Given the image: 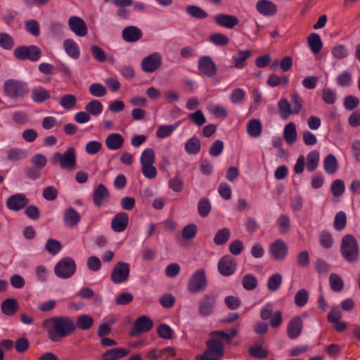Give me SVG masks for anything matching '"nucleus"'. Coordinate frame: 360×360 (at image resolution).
Instances as JSON below:
<instances>
[{
  "label": "nucleus",
  "instance_id": "44",
  "mask_svg": "<svg viewBox=\"0 0 360 360\" xmlns=\"http://www.w3.org/2000/svg\"><path fill=\"white\" fill-rule=\"evenodd\" d=\"M59 103L65 110H71L77 104L76 96L73 94H65L60 97Z\"/></svg>",
  "mask_w": 360,
  "mask_h": 360
},
{
  "label": "nucleus",
  "instance_id": "56",
  "mask_svg": "<svg viewBox=\"0 0 360 360\" xmlns=\"http://www.w3.org/2000/svg\"><path fill=\"white\" fill-rule=\"evenodd\" d=\"M291 108L294 114H298L303 105V99L296 92L290 94Z\"/></svg>",
  "mask_w": 360,
  "mask_h": 360
},
{
  "label": "nucleus",
  "instance_id": "30",
  "mask_svg": "<svg viewBox=\"0 0 360 360\" xmlns=\"http://www.w3.org/2000/svg\"><path fill=\"white\" fill-rule=\"evenodd\" d=\"M307 44L314 54L320 53L323 47L321 37L317 33H311L309 35Z\"/></svg>",
  "mask_w": 360,
  "mask_h": 360
},
{
  "label": "nucleus",
  "instance_id": "41",
  "mask_svg": "<svg viewBox=\"0 0 360 360\" xmlns=\"http://www.w3.org/2000/svg\"><path fill=\"white\" fill-rule=\"evenodd\" d=\"M103 104L98 100H92L85 106V110L90 115L97 117L103 111Z\"/></svg>",
  "mask_w": 360,
  "mask_h": 360
},
{
  "label": "nucleus",
  "instance_id": "59",
  "mask_svg": "<svg viewBox=\"0 0 360 360\" xmlns=\"http://www.w3.org/2000/svg\"><path fill=\"white\" fill-rule=\"evenodd\" d=\"M89 93L95 97H102L104 96L107 90L106 88L100 83H93L89 86Z\"/></svg>",
  "mask_w": 360,
  "mask_h": 360
},
{
  "label": "nucleus",
  "instance_id": "60",
  "mask_svg": "<svg viewBox=\"0 0 360 360\" xmlns=\"http://www.w3.org/2000/svg\"><path fill=\"white\" fill-rule=\"evenodd\" d=\"M158 335L163 339L170 340L173 337L174 332L169 326L161 323L157 330Z\"/></svg>",
  "mask_w": 360,
  "mask_h": 360
},
{
  "label": "nucleus",
  "instance_id": "16",
  "mask_svg": "<svg viewBox=\"0 0 360 360\" xmlns=\"http://www.w3.org/2000/svg\"><path fill=\"white\" fill-rule=\"evenodd\" d=\"M214 21L217 25L229 30L234 28L240 22L237 16L226 13L215 15L214 16Z\"/></svg>",
  "mask_w": 360,
  "mask_h": 360
},
{
  "label": "nucleus",
  "instance_id": "28",
  "mask_svg": "<svg viewBox=\"0 0 360 360\" xmlns=\"http://www.w3.org/2000/svg\"><path fill=\"white\" fill-rule=\"evenodd\" d=\"M1 310L4 315L13 316L18 310V302L14 298H8L1 304Z\"/></svg>",
  "mask_w": 360,
  "mask_h": 360
},
{
  "label": "nucleus",
  "instance_id": "50",
  "mask_svg": "<svg viewBox=\"0 0 360 360\" xmlns=\"http://www.w3.org/2000/svg\"><path fill=\"white\" fill-rule=\"evenodd\" d=\"M14 39L6 32H0V47L4 50H11L14 46Z\"/></svg>",
  "mask_w": 360,
  "mask_h": 360
},
{
  "label": "nucleus",
  "instance_id": "1",
  "mask_svg": "<svg viewBox=\"0 0 360 360\" xmlns=\"http://www.w3.org/2000/svg\"><path fill=\"white\" fill-rule=\"evenodd\" d=\"M44 324L48 327L49 338L53 342L68 337L76 330L75 323L70 318L63 316L46 319Z\"/></svg>",
  "mask_w": 360,
  "mask_h": 360
},
{
  "label": "nucleus",
  "instance_id": "58",
  "mask_svg": "<svg viewBox=\"0 0 360 360\" xmlns=\"http://www.w3.org/2000/svg\"><path fill=\"white\" fill-rule=\"evenodd\" d=\"M198 231L197 226L194 224H189L184 227L181 231V236L184 239L191 240L195 238Z\"/></svg>",
  "mask_w": 360,
  "mask_h": 360
},
{
  "label": "nucleus",
  "instance_id": "35",
  "mask_svg": "<svg viewBox=\"0 0 360 360\" xmlns=\"http://www.w3.org/2000/svg\"><path fill=\"white\" fill-rule=\"evenodd\" d=\"M200 148V141L196 136L191 138L185 143V150L189 155H196L199 153Z\"/></svg>",
  "mask_w": 360,
  "mask_h": 360
},
{
  "label": "nucleus",
  "instance_id": "54",
  "mask_svg": "<svg viewBox=\"0 0 360 360\" xmlns=\"http://www.w3.org/2000/svg\"><path fill=\"white\" fill-rule=\"evenodd\" d=\"M347 216L343 211L338 212L334 219L333 226L336 231H342L346 226Z\"/></svg>",
  "mask_w": 360,
  "mask_h": 360
},
{
  "label": "nucleus",
  "instance_id": "57",
  "mask_svg": "<svg viewBox=\"0 0 360 360\" xmlns=\"http://www.w3.org/2000/svg\"><path fill=\"white\" fill-rule=\"evenodd\" d=\"M309 300V294L306 289L299 290L295 295V304L297 307L304 306Z\"/></svg>",
  "mask_w": 360,
  "mask_h": 360
},
{
  "label": "nucleus",
  "instance_id": "19",
  "mask_svg": "<svg viewBox=\"0 0 360 360\" xmlns=\"http://www.w3.org/2000/svg\"><path fill=\"white\" fill-rule=\"evenodd\" d=\"M256 9L264 16H274L278 12L277 5L269 0H259L256 4Z\"/></svg>",
  "mask_w": 360,
  "mask_h": 360
},
{
  "label": "nucleus",
  "instance_id": "39",
  "mask_svg": "<svg viewBox=\"0 0 360 360\" xmlns=\"http://www.w3.org/2000/svg\"><path fill=\"white\" fill-rule=\"evenodd\" d=\"M186 13L192 18L198 20L205 19L208 17V13L205 10L195 5L188 6L186 7Z\"/></svg>",
  "mask_w": 360,
  "mask_h": 360
},
{
  "label": "nucleus",
  "instance_id": "53",
  "mask_svg": "<svg viewBox=\"0 0 360 360\" xmlns=\"http://www.w3.org/2000/svg\"><path fill=\"white\" fill-rule=\"evenodd\" d=\"M331 289L335 292H340L343 289L344 282L341 277L336 274H331L329 277Z\"/></svg>",
  "mask_w": 360,
  "mask_h": 360
},
{
  "label": "nucleus",
  "instance_id": "20",
  "mask_svg": "<svg viewBox=\"0 0 360 360\" xmlns=\"http://www.w3.org/2000/svg\"><path fill=\"white\" fill-rule=\"evenodd\" d=\"M143 37V32L140 28L130 25L124 27L122 31V37L128 43H134L140 40Z\"/></svg>",
  "mask_w": 360,
  "mask_h": 360
},
{
  "label": "nucleus",
  "instance_id": "5",
  "mask_svg": "<svg viewBox=\"0 0 360 360\" xmlns=\"http://www.w3.org/2000/svg\"><path fill=\"white\" fill-rule=\"evenodd\" d=\"M4 90L5 95L12 99L23 98L28 93L27 84L18 79L6 80L4 84Z\"/></svg>",
  "mask_w": 360,
  "mask_h": 360
},
{
  "label": "nucleus",
  "instance_id": "32",
  "mask_svg": "<svg viewBox=\"0 0 360 360\" xmlns=\"http://www.w3.org/2000/svg\"><path fill=\"white\" fill-rule=\"evenodd\" d=\"M283 137L285 141L290 145L293 144L296 141L297 138V133L296 130V126L294 122H290L285 126Z\"/></svg>",
  "mask_w": 360,
  "mask_h": 360
},
{
  "label": "nucleus",
  "instance_id": "62",
  "mask_svg": "<svg viewBox=\"0 0 360 360\" xmlns=\"http://www.w3.org/2000/svg\"><path fill=\"white\" fill-rule=\"evenodd\" d=\"M245 96V91L240 88H237L231 93L230 100L234 104H240L243 103Z\"/></svg>",
  "mask_w": 360,
  "mask_h": 360
},
{
  "label": "nucleus",
  "instance_id": "47",
  "mask_svg": "<svg viewBox=\"0 0 360 360\" xmlns=\"http://www.w3.org/2000/svg\"><path fill=\"white\" fill-rule=\"evenodd\" d=\"M211 203L208 198H202L198 204V214L202 217H206L211 211Z\"/></svg>",
  "mask_w": 360,
  "mask_h": 360
},
{
  "label": "nucleus",
  "instance_id": "34",
  "mask_svg": "<svg viewBox=\"0 0 360 360\" xmlns=\"http://www.w3.org/2000/svg\"><path fill=\"white\" fill-rule=\"evenodd\" d=\"M262 126L258 119H251L247 124V132L253 138L259 137L262 134Z\"/></svg>",
  "mask_w": 360,
  "mask_h": 360
},
{
  "label": "nucleus",
  "instance_id": "45",
  "mask_svg": "<svg viewBox=\"0 0 360 360\" xmlns=\"http://www.w3.org/2000/svg\"><path fill=\"white\" fill-rule=\"evenodd\" d=\"M209 41L216 46H224L229 44V39L225 34L216 32L210 36Z\"/></svg>",
  "mask_w": 360,
  "mask_h": 360
},
{
  "label": "nucleus",
  "instance_id": "51",
  "mask_svg": "<svg viewBox=\"0 0 360 360\" xmlns=\"http://www.w3.org/2000/svg\"><path fill=\"white\" fill-rule=\"evenodd\" d=\"M282 276L280 274H274L271 276L267 281V288L271 292L276 291L282 283Z\"/></svg>",
  "mask_w": 360,
  "mask_h": 360
},
{
  "label": "nucleus",
  "instance_id": "36",
  "mask_svg": "<svg viewBox=\"0 0 360 360\" xmlns=\"http://www.w3.org/2000/svg\"><path fill=\"white\" fill-rule=\"evenodd\" d=\"M94 322V320L91 315H81L77 318V323L75 324L76 328H78L82 330H89L92 327Z\"/></svg>",
  "mask_w": 360,
  "mask_h": 360
},
{
  "label": "nucleus",
  "instance_id": "14",
  "mask_svg": "<svg viewBox=\"0 0 360 360\" xmlns=\"http://www.w3.org/2000/svg\"><path fill=\"white\" fill-rule=\"evenodd\" d=\"M270 255L277 261L283 260L288 255V246L282 239H277L269 245Z\"/></svg>",
  "mask_w": 360,
  "mask_h": 360
},
{
  "label": "nucleus",
  "instance_id": "11",
  "mask_svg": "<svg viewBox=\"0 0 360 360\" xmlns=\"http://www.w3.org/2000/svg\"><path fill=\"white\" fill-rule=\"evenodd\" d=\"M162 63V58L160 53L155 52L143 58L141 63L143 72L151 73L160 68Z\"/></svg>",
  "mask_w": 360,
  "mask_h": 360
},
{
  "label": "nucleus",
  "instance_id": "9",
  "mask_svg": "<svg viewBox=\"0 0 360 360\" xmlns=\"http://www.w3.org/2000/svg\"><path fill=\"white\" fill-rule=\"evenodd\" d=\"M207 285L205 271L204 269H198L191 276L188 283V290L191 293L197 294L205 290Z\"/></svg>",
  "mask_w": 360,
  "mask_h": 360
},
{
  "label": "nucleus",
  "instance_id": "42",
  "mask_svg": "<svg viewBox=\"0 0 360 360\" xmlns=\"http://www.w3.org/2000/svg\"><path fill=\"white\" fill-rule=\"evenodd\" d=\"M319 162V153L316 150L309 152L307 156V169L312 172L318 167Z\"/></svg>",
  "mask_w": 360,
  "mask_h": 360
},
{
  "label": "nucleus",
  "instance_id": "3",
  "mask_svg": "<svg viewBox=\"0 0 360 360\" xmlns=\"http://www.w3.org/2000/svg\"><path fill=\"white\" fill-rule=\"evenodd\" d=\"M340 252L343 258L349 263L355 262L359 257V245L356 239L351 234L342 237Z\"/></svg>",
  "mask_w": 360,
  "mask_h": 360
},
{
  "label": "nucleus",
  "instance_id": "27",
  "mask_svg": "<svg viewBox=\"0 0 360 360\" xmlns=\"http://www.w3.org/2000/svg\"><path fill=\"white\" fill-rule=\"evenodd\" d=\"M129 349L126 348H114L107 350L101 356V360H117L126 356Z\"/></svg>",
  "mask_w": 360,
  "mask_h": 360
},
{
  "label": "nucleus",
  "instance_id": "48",
  "mask_svg": "<svg viewBox=\"0 0 360 360\" xmlns=\"http://www.w3.org/2000/svg\"><path fill=\"white\" fill-rule=\"evenodd\" d=\"M207 109L215 117L225 119L228 116L226 109L221 105L210 104L208 105Z\"/></svg>",
  "mask_w": 360,
  "mask_h": 360
},
{
  "label": "nucleus",
  "instance_id": "10",
  "mask_svg": "<svg viewBox=\"0 0 360 360\" xmlns=\"http://www.w3.org/2000/svg\"><path fill=\"white\" fill-rule=\"evenodd\" d=\"M130 272L129 263L118 262L113 267L110 280L115 284H120L128 281Z\"/></svg>",
  "mask_w": 360,
  "mask_h": 360
},
{
  "label": "nucleus",
  "instance_id": "18",
  "mask_svg": "<svg viewBox=\"0 0 360 360\" xmlns=\"http://www.w3.org/2000/svg\"><path fill=\"white\" fill-rule=\"evenodd\" d=\"M29 202L27 196L23 193H16L11 195L6 200L8 209L18 211L25 207Z\"/></svg>",
  "mask_w": 360,
  "mask_h": 360
},
{
  "label": "nucleus",
  "instance_id": "22",
  "mask_svg": "<svg viewBox=\"0 0 360 360\" xmlns=\"http://www.w3.org/2000/svg\"><path fill=\"white\" fill-rule=\"evenodd\" d=\"M303 323L301 317L296 316L290 320L287 328V334L290 339L297 338L302 332Z\"/></svg>",
  "mask_w": 360,
  "mask_h": 360
},
{
  "label": "nucleus",
  "instance_id": "64",
  "mask_svg": "<svg viewBox=\"0 0 360 360\" xmlns=\"http://www.w3.org/2000/svg\"><path fill=\"white\" fill-rule=\"evenodd\" d=\"M322 98L326 103L332 105L336 101V92L330 88H324L322 91Z\"/></svg>",
  "mask_w": 360,
  "mask_h": 360
},
{
  "label": "nucleus",
  "instance_id": "61",
  "mask_svg": "<svg viewBox=\"0 0 360 360\" xmlns=\"http://www.w3.org/2000/svg\"><path fill=\"white\" fill-rule=\"evenodd\" d=\"M25 30L32 35L38 37L40 34L39 24L36 20H28L25 22Z\"/></svg>",
  "mask_w": 360,
  "mask_h": 360
},
{
  "label": "nucleus",
  "instance_id": "29",
  "mask_svg": "<svg viewBox=\"0 0 360 360\" xmlns=\"http://www.w3.org/2000/svg\"><path fill=\"white\" fill-rule=\"evenodd\" d=\"M63 48L66 53L73 59L79 58L80 51L78 44L72 39H67L63 41Z\"/></svg>",
  "mask_w": 360,
  "mask_h": 360
},
{
  "label": "nucleus",
  "instance_id": "7",
  "mask_svg": "<svg viewBox=\"0 0 360 360\" xmlns=\"http://www.w3.org/2000/svg\"><path fill=\"white\" fill-rule=\"evenodd\" d=\"M76 264L71 257H63L59 260L54 267V273L57 277L68 279L72 277L76 271Z\"/></svg>",
  "mask_w": 360,
  "mask_h": 360
},
{
  "label": "nucleus",
  "instance_id": "2",
  "mask_svg": "<svg viewBox=\"0 0 360 360\" xmlns=\"http://www.w3.org/2000/svg\"><path fill=\"white\" fill-rule=\"evenodd\" d=\"M50 162L53 165H59L63 169L72 171L77 165L76 150L70 147L64 153L56 152L51 155Z\"/></svg>",
  "mask_w": 360,
  "mask_h": 360
},
{
  "label": "nucleus",
  "instance_id": "13",
  "mask_svg": "<svg viewBox=\"0 0 360 360\" xmlns=\"http://www.w3.org/2000/svg\"><path fill=\"white\" fill-rule=\"evenodd\" d=\"M153 326V321L148 316L143 315L135 321L129 334L131 336H136L141 333H148L152 329Z\"/></svg>",
  "mask_w": 360,
  "mask_h": 360
},
{
  "label": "nucleus",
  "instance_id": "37",
  "mask_svg": "<svg viewBox=\"0 0 360 360\" xmlns=\"http://www.w3.org/2000/svg\"><path fill=\"white\" fill-rule=\"evenodd\" d=\"M277 227L281 234H287L290 229V217L285 214H281L276 221Z\"/></svg>",
  "mask_w": 360,
  "mask_h": 360
},
{
  "label": "nucleus",
  "instance_id": "23",
  "mask_svg": "<svg viewBox=\"0 0 360 360\" xmlns=\"http://www.w3.org/2000/svg\"><path fill=\"white\" fill-rule=\"evenodd\" d=\"M110 198V193L107 188L102 184L97 186L94 191L93 201L94 205L100 207L106 202Z\"/></svg>",
  "mask_w": 360,
  "mask_h": 360
},
{
  "label": "nucleus",
  "instance_id": "33",
  "mask_svg": "<svg viewBox=\"0 0 360 360\" xmlns=\"http://www.w3.org/2000/svg\"><path fill=\"white\" fill-rule=\"evenodd\" d=\"M51 98L48 90L41 86H38L32 90V100L37 103H43Z\"/></svg>",
  "mask_w": 360,
  "mask_h": 360
},
{
  "label": "nucleus",
  "instance_id": "12",
  "mask_svg": "<svg viewBox=\"0 0 360 360\" xmlns=\"http://www.w3.org/2000/svg\"><path fill=\"white\" fill-rule=\"evenodd\" d=\"M198 69L200 75L209 78L214 77L217 71V65L208 56L200 58L198 62Z\"/></svg>",
  "mask_w": 360,
  "mask_h": 360
},
{
  "label": "nucleus",
  "instance_id": "38",
  "mask_svg": "<svg viewBox=\"0 0 360 360\" xmlns=\"http://www.w3.org/2000/svg\"><path fill=\"white\" fill-rule=\"evenodd\" d=\"M323 167L328 174H333L335 173L338 168L336 158L333 155H328L323 160Z\"/></svg>",
  "mask_w": 360,
  "mask_h": 360
},
{
  "label": "nucleus",
  "instance_id": "15",
  "mask_svg": "<svg viewBox=\"0 0 360 360\" xmlns=\"http://www.w3.org/2000/svg\"><path fill=\"white\" fill-rule=\"evenodd\" d=\"M68 26L70 30L78 37L87 35L88 29L85 21L80 17L72 15L69 18Z\"/></svg>",
  "mask_w": 360,
  "mask_h": 360
},
{
  "label": "nucleus",
  "instance_id": "46",
  "mask_svg": "<svg viewBox=\"0 0 360 360\" xmlns=\"http://www.w3.org/2000/svg\"><path fill=\"white\" fill-rule=\"evenodd\" d=\"M179 126L178 124L171 125H160L156 131V136L158 139H164L169 136Z\"/></svg>",
  "mask_w": 360,
  "mask_h": 360
},
{
  "label": "nucleus",
  "instance_id": "4",
  "mask_svg": "<svg viewBox=\"0 0 360 360\" xmlns=\"http://www.w3.org/2000/svg\"><path fill=\"white\" fill-rule=\"evenodd\" d=\"M13 56L20 61L28 60L31 62H37L41 57L42 51L39 47L35 45H22L14 49Z\"/></svg>",
  "mask_w": 360,
  "mask_h": 360
},
{
  "label": "nucleus",
  "instance_id": "26",
  "mask_svg": "<svg viewBox=\"0 0 360 360\" xmlns=\"http://www.w3.org/2000/svg\"><path fill=\"white\" fill-rule=\"evenodd\" d=\"M124 142V137L118 133L110 134L105 141L106 146L112 150L121 148L123 146Z\"/></svg>",
  "mask_w": 360,
  "mask_h": 360
},
{
  "label": "nucleus",
  "instance_id": "17",
  "mask_svg": "<svg viewBox=\"0 0 360 360\" xmlns=\"http://www.w3.org/2000/svg\"><path fill=\"white\" fill-rule=\"evenodd\" d=\"M235 260L229 255L222 257L218 262V270L224 276L232 275L236 269Z\"/></svg>",
  "mask_w": 360,
  "mask_h": 360
},
{
  "label": "nucleus",
  "instance_id": "43",
  "mask_svg": "<svg viewBox=\"0 0 360 360\" xmlns=\"http://www.w3.org/2000/svg\"><path fill=\"white\" fill-rule=\"evenodd\" d=\"M231 231L228 228L219 230L214 237V242L217 245L225 244L230 238Z\"/></svg>",
  "mask_w": 360,
  "mask_h": 360
},
{
  "label": "nucleus",
  "instance_id": "6",
  "mask_svg": "<svg viewBox=\"0 0 360 360\" xmlns=\"http://www.w3.org/2000/svg\"><path fill=\"white\" fill-rule=\"evenodd\" d=\"M207 348L197 358L198 360H219L224 355V344L216 338H212L207 342Z\"/></svg>",
  "mask_w": 360,
  "mask_h": 360
},
{
  "label": "nucleus",
  "instance_id": "49",
  "mask_svg": "<svg viewBox=\"0 0 360 360\" xmlns=\"http://www.w3.org/2000/svg\"><path fill=\"white\" fill-rule=\"evenodd\" d=\"M155 161V155L152 148L145 149L140 157V163L141 165L154 164Z\"/></svg>",
  "mask_w": 360,
  "mask_h": 360
},
{
  "label": "nucleus",
  "instance_id": "21",
  "mask_svg": "<svg viewBox=\"0 0 360 360\" xmlns=\"http://www.w3.org/2000/svg\"><path fill=\"white\" fill-rule=\"evenodd\" d=\"M129 223L128 214L124 212H121L115 214L111 221L112 229L117 233L124 231Z\"/></svg>",
  "mask_w": 360,
  "mask_h": 360
},
{
  "label": "nucleus",
  "instance_id": "52",
  "mask_svg": "<svg viewBox=\"0 0 360 360\" xmlns=\"http://www.w3.org/2000/svg\"><path fill=\"white\" fill-rule=\"evenodd\" d=\"M62 248L61 243L59 240L53 238H49L45 245V249L52 255L58 254Z\"/></svg>",
  "mask_w": 360,
  "mask_h": 360
},
{
  "label": "nucleus",
  "instance_id": "8",
  "mask_svg": "<svg viewBox=\"0 0 360 360\" xmlns=\"http://www.w3.org/2000/svg\"><path fill=\"white\" fill-rule=\"evenodd\" d=\"M218 293L214 291L204 295L198 304V313L202 316L211 315L216 307Z\"/></svg>",
  "mask_w": 360,
  "mask_h": 360
},
{
  "label": "nucleus",
  "instance_id": "24",
  "mask_svg": "<svg viewBox=\"0 0 360 360\" xmlns=\"http://www.w3.org/2000/svg\"><path fill=\"white\" fill-rule=\"evenodd\" d=\"M252 51L249 49L239 50L232 56V67L241 69L246 65V60L252 56Z\"/></svg>",
  "mask_w": 360,
  "mask_h": 360
},
{
  "label": "nucleus",
  "instance_id": "31",
  "mask_svg": "<svg viewBox=\"0 0 360 360\" xmlns=\"http://www.w3.org/2000/svg\"><path fill=\"white\" fill-rule=\"evenodd\" d=\"M278 113L283 120H287L294 114L290 103L285 98H282L278 103Z\"/></svg>",
  "mask_w": 360,
  "mask_h": 360
},
{
  "label": "nucleus",
  "instance_id": "63",
  "mask_svg": "<svg viewBox=\"0 0 360 360\" xmlns=\"http://www.w3.org/2000/svg\"><path fill=\"white\" fill-rule=\"evenodd\" d=\"M153 165L154 164L141 165L142 174L148 179H153L157 176L158 171Z\"/></svg>",
  "mask_w": 360,
  "mask_h": 360
},
{
  "label": "nucleus",
  "instance_id": "40",
  "mask_svg": "<svg viewBox=\"0 0 360 360\" xmlns=\"http://www.w3.org/2000/svg\"><path fill=\"white\" fill-rule=\"evenodd\" d=\"M27 157V153L25 150L13 148L7 150L6 158L7 160L12 162L19 161L25 159Z\"/></svg>",
  "mask_w": 360,
  "mask_h": 360
},
{
  "label": "nucleus",
  "instance_id": "25",
  "mask_svg": "<svg viewBox=\"0 0 360 360\" xmlns=\"http://www.w3.org/2000/svg\"><path fill=\"white\" fill-rule=\"evenodd\" d=\"M63 220L65 225L67 227L72 229L79 223L80 215L75 209L70 207L64 212Z\"/></svg>",
  "mask_w": 360,
  "mask_h": 360
},
{
  "label": "nucleus",
  "instance_id": "55",
  "mask_svg": "<svg viewBox=\"0 0 360 360\" xmlns=\"http://www.w3.org/2000/svg\"><path fill=\"white\" fill-rule=\"evenodd\" d=\"M242 285L245 290H252L257 285V280L254 275L248 274L243 276Z\"/></svg>",
  "mask_w": 360,
  "mask_h": 360
}]
</instances>
